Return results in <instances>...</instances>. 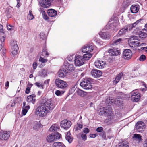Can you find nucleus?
<instances>
[{
  "label": "nucleus",
  "instance_id": "obj_5",
  "mask_svg": "<svg viewBox=\"0 0 147 147\" xmlns=\"http://www.w3.org/2000/svg\"><path fill=\"white\" fill-rule=\"evenodd\" d=\"M10 44L11 48L12 54L14 55H17L19 50L17 41L15 40H12L11 41Z\"/></svg>",
  "mask_w": 147,
  "mask_h": 147
},
{
  "label": "nucleus",
  "instance_id": "obj_33",
  "mask_svg": "<svg viewBox=\"0 0 147 147\" xmlns=\"http://www.w3.org/2000/svg\"><path fill=\"white\" fill-rule=\"evenodd\" d=\"M53 147H65V146L62 143L59 142H56L53 143Z\"/></svg>",
  "mask_w": 147,
  "mask_h": 147
},
{
  "label": "nucleus",
  "instance_id": "obj_23",
  "mask_svg": "<svg viewBox=\"0 0 147 147\" xmlns=\"http://www.w3.org/2000/svg\"><path fill=\"white\" fill-rule=\"evenodd\" d=\"M47 140L48 142H51L56 141L55 138L53 134H50L47 138Z\"/></svg>",
  "mask_w": 147,
  "mask_h": 147
},
{
  "label": "nucleus",
  "instance_id": "obj_6",
  "mask_svg": "<svg viewBox=\"0 0 147 147\" xmlns=\"http://www.w3.org/2000/svg\"><path fill=\"white\" fill-rule=\"evenodd\" d=\"M131 100L134 102H137L140 98V94L137 90H134L130 94Z\"/></svg>",
  "mask_w": 147,
  "mask_h": 147
},
{
  "label": "nucleus",
  "instance_id": "obj_58",
  "mask_svg": "<svg viewBox=\"0 0 147 147\" xmlns=\"http://www.w3.org/2000/svg\"><path fill=\"white\" fill-rule=\"evenodd\" d=\"M103 130V128L101 127H99L96 129V131L98 132H101Z\"/></svg>",
  "mask_w": 147,
  "mask_h": 147
},
{
  "label": "nucleus",
  "instance_id": "obj_29",
  "mask_svg": "<svg viewBox=\"0 0 147 147\" xmlns=\"http://www.w3.org/2000/svg\"><path fill=\"white\" fill-rule=\"evenodd\" d=\"M34 124L33 129L36 130H38L39 128L42 127V125L40 123V121L39 122H38L37 121L35 122Z\"/></svg>",
  "mask_w": 147,
  "mask_h": 147
},
{
  "label": "nucleus",
  "instance_id": "obj_12",
  "mask_svg": "<svg viewBox=\"0 0 147 147\" xmlns=\"http://www.w3.org/2000/svg\"><path fill=\"white\" fill-rule=\"evenodd\" d=\"M71 124V123L70 121L65 119L61 121L60 126L61 128L67 130L70 128Z\"/></svg>",
  "mask_w": 147,
  "mask_h": 147
},
{
  "label": "nucleus",
  "instance_id": "obj_41",
  "mask_svg": "<svg viewBox=\"0 0 147 147\" xmlns=\"http://www.w3.org/2000/svg\"><path fill=\"white\" fill-rule=\"evenodd\" d=\"M0 35L1 37H4L5 36V34L3 31V26L0 24Z\"/></svg>",
  "mask_w": 147,
  "mask_h": 147
},
{
  "label": "nucleus",
  "instance_id": "obj_56",
  "mask_svg": "<svg viewBox=\"0 0 147 147\" xmlns=\"http://www.w3.org/2000/svg\"><path fill=\"white\" fill-rule=\"evenodd\" d=\"M100 135L102 137V138L104 139H106V134L104 132H103L100 133Z\"/></svg>",
  "mask_w": 147,
  "mask_h": 147
},
{
  "label": "nucleus",
  "instance_id": "obj_64",
  "mask_svg": "<svg viewBox=\"0 0 147 147\" xmlns=\"http://www.w3.org/2000/svg\"><path fill=\"white\" fill-rule=\"evenodd\" d=\"M96 135L95 134H91L90 135V138H94L96 137Z\"/></svg>",
  "mask_w": 147,
  "mask_h": 147
},
{
  "label": "nucleus",
  "instance_id": "obj_27",
  "mask_svg": "<svg viewBox=\"0 0 147 147\" xmlns=\"http://www.w3.org/2000/svg\"><path fill=\"white\" fill-rule=\"evenodd\" d=\"M86 45L88 53H89L93 50L94 46L92 44H88Z\"/></svg>",
  "mask_w": 147,
  "mask_h": 147
},
{
  "label": "nucleus",
  "instance_id": "obj_22",
  "mask_svg": "<svg viewBox=\"0 0 147 147\" xmlns=\"http://www.w3.org/2000/svg\"><path fill=\"white\" fill-rule=\"evenodd\" d=\"M139 8L138 6L137 5H132L130 7L131 12L133 13H137L139 11Z\"/></svg>",
  "mask_w": 147,
  "mask_h": 147
},
{
  "label": "nucleus",
  "instance_id": "obj_45",
  "mask_svg": "<svg viewBox=\"0 0 147 147\" xmlns=\"http://www.w3.org/2000/svg\"><path fill=\"white\" fill-rule=\"evenodd\" d=\"M65 92V91L64 90L61 91L59 90H57L55 92V94L57 96H61Z\"/></svg>",
  "mask_w": 147,
  "mask_h": 147
},
{
  "label": "nucleus",
  "instance_id": "obj_30",
  "mask_svg": "<svg viewBox=\"0 0 147 147\" xmlns=\"http://www.w3.org/2000/svg\"><path fill=\"white\" fill-rule=\"evenodd\" d=\"M129 144L127 141H123L120 142L119 143V147H129Z\"/></svg>",
  "mask_w": 147,
  "mask_h": 147
},
{
  "label": "nucleus",
  "instance_id": "obj_35",
  "mask_svg": "<svg viewBox=\"0 0 147 147\" xmlns=\"http://www.w3.org/2000/svg\"><path fill=\"white\" fill-rule=\"evenodd\" d=\"M59 126L57 124H54L50 128L49 130L51 131L57 130L58 129Z\"/></svg>",
  "mask_w": 147,
  "mask_h": 147
},
{
  "label": "nucleus",
  "instance_id": "obj_62",
  "mask_svg": "<svg viewBox=\"0 0 147 147\" xmlns=\"http://www.w3.org/2000/svg\"><path fill=\"white\" fill-rule=\"evenodd\" d=\"M37 65V63L36 62H34L32 64V66L34 69H35Z\"/></svg>",
  "mask_w": 147,
  "mask_h": 147
},
{
  "label": "nucleus",
  "instance_id": "obj_28",
  "mask_svg": "<svg viewBox=\"0 0 147 147\" xmlns=\"http://www.w3.org/2000/svg\"><path fill=\"white\" fill-rule=\"evenodd\" d=\"M141 136L138 134H134L133 138L134 140L138 141L139 142L141 141L142 140Z\"/></svg>",
  "mask_w": 147,
  "mask_h": 147
},
{
  "label": "nucleus",
  "instance_id": "obj_39",
  "mask_svg": "<svg viewBox=\"0 0 147 147\" xmlns=\"http://www.w3.org/2000/svg\"><path fill=\"white\" fill-rule=\"evenodd\" d=\"M127 31L124 27L119 31L118 34L119 36H121L125 34Z\"/></svg>",
  "mask_w": 147,
  "mask_h": 147
},
{
  "label": "nucleus",
  "instance_id": "obj_48",
  "mask_svg": "<svg viewBox=\"0 0 147 147\" xmlns=\"http://www.w3.org/2000/svg\"><path fill=\"white\" fill-rule=\"evenodd\" d=\"M131 24H129L125 26V27L127 31H128V30H130L133 28Z\"/></svg>",
  "mask_w": 147,
  "mask_h": 147
},
{
  "label": "nucleus",
  "instance_id": "obj_37",
  "mask_svg": "<svg viewBox=\"0 0 147 147\" xmlns=\"http://www.w3.org/2000/svg\"><path fill=\"white\" fill-rule=\"evenodd\" d=\"M30 108V106L29 105L26 106L25 108H22V112L24 115H26Z\"/></svg>",
  "mask_w": 147,
  "mask_h": 147
},
{
  "label": "nucleus",
  "instance_id": "obj_44",
  "mask_svg": "<svg viewBox=\"0 0 147 147\" xmlns=\"http://www.w3.org/2000/svg\"><path fill=\"white\" fill-rule=\"evenodd\" d=\"M7 28V29L11 31L14 30V27L13 26H11V25H8V24H7L6 25Z\"/></svg>",
  "mask_w": 147,
  "mask_h": 147
},
{
  "label": "nucleus",
  "instance_id": "obj_25",
  "mask_svg": "<svg viewBox=\"0 0 147 147\" xmlns=\"http://www.w3.org/2000/svg\"><path fill=\"white\" fill-rule=\"evenodd\" d=\"M65 139L69 143H70L72 142V141L73 138L69 131L67 132L65 136Z\"/></svg>",
  "mask_w": 147,
  "mask_h": 147
},
{
  "label": "nucleus",
  "instance_id": "obj_63",
  "mask_svg": "<svg viewBox=\"0 0 147 147\" xmlns=\"http://www.w3.org/2000/svg\"><path fill=\"white\" fill-rule=\"evenodd\" d=\"M143 146L144 147H147V139L145 140Z\"/></svg>",
  "mask_w": 147,
  "mask_h": 147
},
{
  "label": "nucleus",
  "instance_id": "obj_10",
  "mask_svg": "<svg viewBox=\"0 0 147 147\" xmlns=\"http://www.w3.org/2000/svg\"><path fill=\"white\" fill-rule=\"evenodd\" d=\"M132 38V40L131 41L129 39L128 40V44L130 47L133 49L134 50L136 48V47L141 45L140 44L138 41L135 40L134 37H131L130 39Z\"/></svg>",
  "mask_w": 147,
  "mask_h": 147
},
{
  "label": "nucleus",
  "instance_id": "obj_14",
  "mask_svg": "<svg viewBox=\"0 0 147 147\" xmlns=\"http://www.w3.org/2000/svg\"><path fill=\"white\" fill-rule=\"evenodd\" d=\"M109 55L111 56H116L120 54V50L117 48L109 49L108 51Z\"/></svg>",
  "mask_w": 147,
  "mask_h": 147
},
{
  "label": "nucleus",
  "instance_id": "obj_21",
  "mask_svg": "<svg viewBox=\"0 0 147 147\" xmlns=\"http://www.w3.org/2000/svg\"><path fill=\"white\" fill-rule=\"evenodd\" d=\"M48 15L51 17H55L57 15V11L53 9H50L47 10Z\"/></svg>",
  "mask_w": 147,
  "mask_h": 147
},
{
  "label": "nucleus",
  "instance_id": "obj_53",
  "mask_svg": "<svg viewBox=\"0 0 147 147\" xmlns=\"http://www.w3.org/2000/svg\"><path fill=\"white\" fill-rule=\"evenodd\" d=\"M35 84L38 87L40 88H43V85L40 84L39 82H36L35 83Z\"/></svg>",
  "mask_w": 147,
  "mask_h": 147
},
{
  "label": "nucleus",
  "instance_id": "obj_61",
  "mask_svg": "<svg viewBox=\"0 0 147 147\" xmlns=\"http://www.w3.org/2000/svg\"><path fill=\"white\" fill-rule=\"evenodd\" d=\"M30 87H27L26 88L25 93L27 94H28L30 92Z\"/></svg>",
  "mask_w": 147,
  "mask_h": 147
},
{
  "label": "nucleus",
  "instance_id": "obj_2",
  "mask_svg": "<svg viewBox=\"0 0 147 147\" xmlns=\"http://www.w3.org/2000/svg\"><path fill=\"white\" fill-rule=\"evenodd\" d=\"M35 113L36 115L40 117H44L48 113L46 109L42 105L38 107L35 109Z\"/></svg>",
  "mask_w": 147,
  "mask_h": 147
},
{
  "label": "nucleus",
  "instance_id": "obj_57",
  "mask_svg": "<svg viewBox=\"0 0 147 147\" xmlns=\"http://www.w3.org/2000/svg\"><path fill=\"white\" fill-rule=\"evenodd\" d=\"M42 15L43 19H44L45 20H49V18L47 16L46 13H45V14H43Z\"/></svg>",
  "mask_w": 147,
  "mask_h": 147
},
{
  "label": "nucleus",
  "instance_id": "obj_3",
  "mask_svg": "<svg viewBox=\"0 0 147 147\" xmlns=\"http://www.w3.org/2000/svg\"><path fill=\"white\" fill-rule=\"evenodd\" d=\"M43 102H44L43 103V105H42L45 107L48 113L50 111L53 110L55 107L54 105L51 102V99H48L45 98L43 100Z\"/></svg>",
  "mask_w": 147,
  "mask_h": 147
},
{
  "label": "nucleus",
  "instance_id": "obj_18",
  "mask_svg": "<svg viewBox=\"0 0 147 147\" xmlns=\"http://www.w3.org/2000/svg\"><path fill=\"white\" fill-rule=\"evenodd\" d=\"M91 74L92 76L94 78H98L101 76L102 73L100 70L93 69L91 71Z\"/></svg>",
  "mask_w": 147,
  "mask_h": 147
},
{
  "label": "nucleus",
  "instance_id": "obj_7",
  "mask_svg": "<svg viewBox=\"0 0 147 147\" xmlns=\"http://www.w3.org/2000/svg\"><path fill=\"white\" fill-rule=\"evenodd\" d=\"M10 135V131L1 130L0 131V140H7L9 139Z\"/></svg>",
  "mask_w": 147,
  "mask_h": 147
},
{
  "label": "nucleus",
  "instance_id": "obj_26",
  "mask_svg": "<svg viewBox=\"0 0 147 147\" xmlns=\"http://www.w3.org/2000/svg\"><path fill=\"white\" fill-rule=\"evenodd\" d=\"M123 74V73L121 72L119 74H118L116 76L115 80H114L113 82L114 83H115V84H116L118 83L120 80L121 78L122 77Z\"/></svg>",
  "mask_w": 147,
  "mask_h": 147
},
{
  "label": "nucleus",
  "instance_id": "obj_50",
  "mask_svg": "<svg viewBox=\"0 0 147 147\" xmlns=\"http://www.w3.org/2000/svg\"><path fill=\"white\" fill-rule=\"evenodd\" d=\"M47 60L46 59H44L42 57H40V58L39 61L42 63H46L47 61Z\"/></svg>",
  "mask_w": 147,
  "mask_h": 147
},
{
  "label": "nucleus",
  "instance_id": "obj_11",
  "mask_svg": "<svg viewBox=\"0 0 147 147\" xmlns=\"http://www.w3.org/2000/svg\"><path fill=\"white\" fill-rule=\"evenodd\" d=\"M74 61L75 64L76 66H81L84 63L83 57L80 55L76 56L75 58Z\"/></svg>",
  "mask_w": 147,
  "mask_h": 147
},
{
  "label": "nucleus",
  "instance_id": "obj_13",
  "mask_svg": "<svg viewBox=\"0 0 147 147\" xmlns=\"http://www.w3.org/2000/svg\"><path fill=\"white\" fill-rule=\"evenodd\" d=\"M64 66L65 69L70 71H73L75 69V67L73 64H71L67 61H65Z\"/></svg>",
  "mask_w": 147,
  "mask_h": 147
},
{
  "label": "nucleus",
  "instance_id": "obj_38",
  "mask_svg": "<svg viewBox=\"0 0 147 147\" xmlns=\"http://www.w3.org/2000/svg\"><path fill=\"white\" fill-rule=\"evenodd\" d=\"M99 34L100 37H107L109 36V32L107 31L103 32L101 31Z\"/></svg>",
  "mask_w": 147,
  "mask_h": 147
},
{
  "label": "nucleus",
  "instance_id": "obj_9",
  "mask_svg": "<svg viewBox=\"0 0 147 147\" xmlns=\"http://www.w3.org/2000/svg\"><path fill=\"white\" fill-rule=\"evenodd\" d=\"M145 128V125L143 122L138 121L136 123L134 129L137 131L142 132L144 130Z\"/></svg>",
  "mask_w": 147,
  "mask_h": 147
},
{
  "label": "nucleus",
  "instance_id": "obj_49",
  "mask_svg": "<svg viewBox=\"0 0 147 147\" xmlns=\"http://www.w3.org/2000/svg\"><path fill=\"white\" fill-rule=\"evenodd\" d=\"M121 39L119 38L117 40H115L114 42L112 43V44L114 45H116L120 43V42L121 40Z\"/></svg>",
  "mask_w": 147,
  "mask_h": 147
},
{
  "label": "nucleus",
  "instance_id": "obj_46",
  "mask_svg": "<svg viewBox=\"0 0 147 147\" xmlns=\"http://www.w3.org/2000/svg\"><path fill=\"white\" fill-rule=\"evenodd\" d=\"M5 37H0V43L3 42L5 40ZM3 43L0 44V51L3 48Z\"/></svg>",
  "mask_w": 147,
  "mask_h": 147
},
{
  "label": "nucleus",
  "instance_id": "obj_42",
  "mask_svg": "<svg viewBox=\"0 0 147 147\" xmlns=\"http://www.w3.org/2000/svg\"><path fill=\"white\" fill-rule=\"evenodd\" d=\"M76 57V55L74 54L70 55L67 56V59L69 61H72L74 58Z\"/></svg>",
  "mask_w": 147,
  "mask_h": 147
},
{
  "label": "nucleus",
  "instance_id": "obj_54",
  "mask_svg": "<svg viewBox=\"0 0 147 147\" xmlns=\"http://www.w3.org/2000/svg\"><path fill=\"white\" fill-rule=\"evenodd\" d=\"M82 125L78 124L77 125V127L76 128V130L77 131L78 130H80L82 128Z\"/></svg>",
  "mask_w": 147,
  "mask_h": 147
},
{
  "label": "nucleus",
  "instance_id": "obj_34",
  "mask_svg": "<svg viewBox=\"0 0 147 147\" xmlns=\"http://www.w3.org/2000/svg\"><path fill=\"white\" fill-rule=\"evenodd\" d=\"M39 75L42 77H45L47 76V71L43 69L39 72Z\"/></svg>",
  "mask_w": 147,
  "mask_h": 147
},
{
  "label": "nucleus",
  "instance_id": "obj_16",
  "mask_svg": "<svg viewBox=\"0 0 147 147\" xmlns=\"http://www.w3.org/2000/svg\"><path fill=\"white\" fill-rule=\"evenodd\" d=\"M105 64V62L102 60H98L94 63L95 66L100 69L103 68Z\"/></svg>",
  "mask_w": 147,
  "mask_h": 147
},
{
  "label": "nucleus",
  "instance_id": "obj_59",
  "mask_svg": "<svg viewBox=\"0 0 147 147\" xmlns=\"http://www.w3.org/2000/svg\"><path fill=\"white\" fill-rule=\"evenodd\" d=\"M89 131V129L88 128H84L83 131V132L86 134L88 133Z\"/></svg>",
  "mask_w": 147,
  "mask_h": 147
},
{
  "label": "nucleus",
  "instance_id": "obj_52",
  "mask_svg": "<svg viewBox=\"0 0 147 147\" xmlns=\"http://www.w3.org/2000/svg\"><path fill=\"white\" fill-rule=\"evenodd\" d=\"M146 59V56L144 55H141L139 58V60L141 61H143Z\"/></svg>",
  "mask_w": 147,
  "mask_h": 147
},
{
  "label": "nucleus",
  "instance_id": "obj_55",
  "mask_svg": "<svg viewBox=\"0 0 147 147\" xmlns=\"http://www.w3.org/2000/svg\"><path fill=\"white\" fill-rule=\"evenodd\" d=\"M82 51L84 53H88L86 47V45L84 46L82 48Z\"/></svg>",
  "mask_w": 147,
  "mask_h": 147
},
{
  "label": "nucleus",
  "instance_id": "obj_60",
  "mask_svg": "<svg viewBox=\"0 0 147 147\" xmlns=\"http://www.w3.org/2000/svg\"><path fill=\"white\" fill-rule=\"evenodd\" d=\"M39 11L42 13V15L46 13L44 9L42 8H40L39 9Z\"/></svg>",
  "mask_w": 147,
  "mask_h": 147
},
{
  "label": "nucleus",
  "instance_id": "obj_15",
  "mask_svg": "<svg viewBox=\"0 0 147 147\" xmlns=\"http://www.w3.org/2000/svg\"><path fill=\"white\" fill-rule=\"evenodd\" d=\"M132 55L131 51L129 49H126L123 52V55L124 59H130Z\"/></svg>",
  "mask_w": 147,
  "mask_h": 147
},
{
  "label": "nucleus",
  "instance_id": "obj_8",
  "mask_svg": "<svg viewBox=\"0 0 147 147\" xmlns=\"http://www.w3.org/2000/svg\"><path fill=\"white\" fill-rule=\"evenodd\" d=\"M55 84L56 86L58 88L64 89L67 86V82L59 79H56L55 80Z\"/></svg>",
  "mask_w": 147,
  "mask_h": 147
},
{
  "label": "nucleus",
  "instance_id": "obj_31",
  "mask_svg": "<svg viewBox=\"0 0 147 147\" xmlns=\"http://www.w3.org/2000/svg\"><path fill=\"white\" fill-rule=\"evenodd\" d=\"M46 47H44L43 49L41 55L45 58H47L49 55V53L47 51Z\"/></svg>",
  "mask_w": 147,
  "mask_h": 147
},
{
  "label": "nucleus",
  "instance_id": "obj_43",
  "mask_svg": "<svg viewBox=\"0 0 147 147\" xmlns=\"http://www.w3.org/2000/svg\"><path fill=\"white\" fill-rule=\"evenodd\" d=\"M122 100H120L117 98L115 100V103L116 105L120 106V105L122 104Z\"/></svg>",
  "mask_w": 147,
  "mask_h": 147
},
{
  "label": "nucleus",
  "instance_id": "obj_24",
  "mask_svg": "<svg viewBox=\"0 0 147 147\" xmlns=\"http://www.w3.org/2000/svg\"><path fill=\"white\" fill-rule=\"evenodd\" d=\"M136 30H135L133 32V33L135 34L136 35H138L139 37H146L147 36L146 33L144 32L139 30L138 31L136 32Z\"/></svg>",
  "mask_w": 147,
  "mask_h": 147
},
{
  "label": "nucleus",
  "instance_id": "obj_47",
  "mask_svg": "<svg viewBox=\"0 0 147 147\" xmlns=\"http://www.w3.org/2000/svg\"><path fill=\"white\" fill-rule=\"evenodd\" d=\"M54 137L55 138V140H56L57 139H59L61 136V134L58 132H55V134H54Z\"/></svg>",
  "mask_w": 147,
  "mask_h": 147
},
{
  "label": "nucleus",
  "instance_id": "obj_1",
  "mask_svg": "<svg viewBox=\"0 0 147 147\" xmlns=\"http://www.w3.org/2000/svg\"><path fill=\"white\" fill-rule=\"evenodd\" d=\"M100 115H104L107 117L109 119H111L113 118L112 108L109 106H107L103 108H101L100 111L99 112Z\"/></svg>",
  "mask_w": 147,
  "mask_h": 147
},
{
  "label": "nucleus",
  "instance_id": "obj_51",
  "mask_svg": "<svg viewBox=\"0 0 147 147\" xmlns=\"http://www.w3.org/2000/svg\"><path fill=\"white\" fill-rule=\"evenodd\" d=\"M81 136L82 140L84 141H85L87 139V136L86 134L82 133L81 134Z\"/></svg>",
  "mask_w": 147,
  "mask_h": 147
},
{
  "label": "nucleus",
  "instance_id": "obj_36",
  "mask_svg": "<svg viewBox=\"0 0 147 147\" xmlns=\"http://www.w3.org/2000/svg\"><path fill=\"white\" fill-rule=\"evenodd\" d=\"M92 55L91 53H86L82 56L84 58V61L89 60L92 57Z\"/></svg>",
  "mask_w": 147,
  "mask_h": 147
},
{
  "label": "nucleus",
  "instance_id": "obj_32",
  "mask_svg": "<svg viewBox=\"0 0 147 147\" xmlns=\"http://www.w3.org/2000/svg\"><path fill=\"white\" fill-rule=\"evenodd\" d=\"M76 92L78 95L81 97H84L86 95V93L85 92L80 89H78Z\"/></svg>",
  "mask_w": 147,
  "mask_h": 147
},
{
  "label": "nucleus",
  "instance_id": "obj_19",
  "mask_svg": "<svg viewBox=\"0 0 147 147\" xmlns=\"http://www.w3.org/2000/svg\"><path fill=\"white\" fill-rule=\"evenodd\" d=\"M67 74V72L65 69H61L58 72V75L59 77L62 78L65 77Z\"/></svg>",
  "mask_w": 147,
  "mask_h": 147
},
{
  "label": "nucleus",
  "instance_id": "obj_20",
  "mask_svg": "<svg viewBox=\"0 0 147 147\" xmlns=\"http://www.w3.org/2000/svg\"><path fill=\"white\" fill-rule=\"evenodd\" d=\"M36 97V95L34 94H32L28 96L27 101L28 102H31L34 104L36 101V99L34 98Z\"/></svg>",
  "mask_w": 147,
  "mask_h": 147
},
{
  "label": "nucleus",
  "instance_id": "obj_17",
  "mask_svg": "<svg viewBox=\"0 0 147 147\" xmlns=\"http://www.w3.org/2000/svg\"><path fill=\"white\" fill-rule=\"evenodd\" d=\"M40 4L42 7L47 8L51 5V3L48 0H41Z\"/></svg>",
  "mask_w": 147,
  "mask_h": 147
},
{
  "label": "nucleus",
  "instance_id": "obj_4",
  "mask_svg": "<svg viewBox=\"0 0 147 147\" xmlns=\"http://www.w3.org/2000/svg\"><path fill=\"white\" fill-rule=\"evenodd\" d=\"M92 80L90 78H87L83 80L80 83V85L84 89H90L92 87Z\"/></svg>",
  "mask_w": 147,
  "mask_h": 147
},
{
  "label": "nucleus",
  "instance_id": "obj_40",
  "mask_svg": "<svg viewBox=\"0 0 147 147\" xmlns=\"http://www.w3.org/2000/svg\"><path fill=\"white\" fill-rule=\"evenodd\" d=\"M34 18V16L33 15L32 11L31 10L29 11V13L27 16V19L29 20H31Z\"/></svg>",
  "mask_w": 147,
  "mask_h": 147
}]
</instances>
